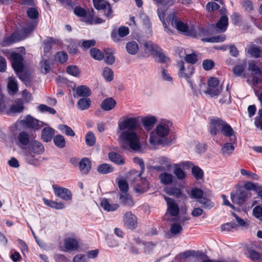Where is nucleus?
<instances>
[{"label":"nucleus","mask_w":262,"mask_h":262,"mask_svg":"<svg viewBox=\"0 0 262 262\" xmlns=\"http://www.w3.org/2000/svg\"><path fill=\"white\" fill-rule=\"evenodd\" d=\"M143 45L145 52L154 55L158 53L160 48L157 45L151 41H146L143 42Z\"/></svg>","instance_id":"nucleus-19"},{"label":"nucleus","mask_w":262,"mask_h":262,"mask_svg":"<svg viewBox=\"0 0 262 262\" xmlns=\"http://www.w3.org/2000/svg\"><path fill=\"white\" fill-rule=\"evenodd\" d=\"M79 168L82 173L86 174L89 172L91 168V161L88 158H83L79 164Z\"/></svg>","instance_id":"nucleus-25"},{"label":"nucleus","mask_w":262,"mask_h":262,"mask_svg":"<svg viewBox=\"0 0 262 262\" xmlns=\"http://www.w3.org/2000/svg\"><path fill=\"white\" fill-rule=\"evenodd\" d=\"M119 200L120 202L124 206L131 207L134 204V202L131 196L127 193H120Z\"/></svg>","instance_id":"nucleus-26"},{"label":"nucleus","mask_w":262,"mask_h":262,"mask_svg":"<svg viewBox=\"0 0 262 262\" xmlns=\"http://www.w3.org/2000/svg\"><path fill=\"white\" fill-rule=\"evenodd\" d=\"M59 129L64 132L67 136L73 137L75 136V133L72 129L66 125H61Z\"/></svg>","instance_id":"nucleus-56"},{"label":"nucleus","mask_w":262,"mask_h":262,"mask_svg":"<svg viewBox=\"0 0 262 262\" xmlns=\"http://www.w3.org/2000/svg\"><path fill=\"white\" fill-rule=\"evenodd\" d=\"M129 34V29L127 27L121 26L118 30V33L115 31L112 33L111 36L115 41L120 40V37H123Z\"/></svg>","instance_id":"nucleus-17"},{"label":"nucleus","mask_w":262,"mask_h":262,"mask_svg":"<svg viewBox=\"0 0 262 262\" xmlns=\"http://www.w3.org/2000/svg\"><path fill=\"white\" fill-rule=\"evenodd\" d=\"M247 52L252 56L255 58H257L260 56V49L255 45L249 47L247 50Z\"/></svg>","instance_id":"nucleus-46"},{"label":"nucleus","mask_w":262,"mask_h":262,"mask_svg":"<svg viewBox=\"0 0 262 262\" xmlns=\"http://www.w3.org/2000/svg\"><path fill=\"white\" fill-rule=\"evenodd\" d=\"M31 148L35 154H41L44 151V147L41 143L33 141L31 142Z\"/></svg>","instance_id":"nucleus-34"},{"label":"nucleus","mask_w":262,"mask_h":262,"mask_svg":"<svg viewBox=\"0 0 262 262\" xmlns=\"http://www.w3.org/2000/svg\"><path fill=\"white\" fill-rule=\"evenodd\" d=\"M114 171L113 167L108 164H102L98 166L97 171L100 173L106 174Z\"/></svg>","instance_id":"nucleus-33"},{"label":"nucleus","mask_w":262,"mask_h":262,"mask_svg":"<svg viewBox=\"0 0 262 262\" xmlns=\"http://www.w3.org/2000/svg\"><path fill=\"white\" fill-rule=\"evenodd\" d=\"M12 66L16 73H21L24 70L23 56L19 53L13 52L11 54Z\"/></svg>","instance_id":"nucleus-10"},{"label":"nucleus","mask_w":262,"mask_h":262,"mask_svg":"<svg viewBox=\"0 0 262 262\" xmlns=\"http://www.w3.org/2000/svg\"><path fill=\"white\" fill-rule=\"evenodd\" d=\"M138 183L134 185L135 191L139 194H142L149 189V184L146 179L140 178Z\"/></svg>","instance_id":"nucleus-15"},{"label":"nucleus","mask_w":262,"mask_h":262,"mask_svg":"<svg viewBox=\"0 0 262 262\" xmlns=\"http://www.w3.org/2000/svg\"><path fill=\"white\" fill-rule=\"evenodd\" d=\"M105 62L108 64H112L114 63L115 58L113 56L112 53H109L108 52H105Z\"/></svg>","instance_id":"nucleus-64"},{"label":"nucleus","mask_w":262,"mask_h":262,"mask_svg":"<svg viewBox=\"0 0 262 262\" xmlns=\"http://www.w3.org/2000/svg\"><path fill=\"white\" fill-rule=\"evenodd\" d=\"M165 192L170 195H172L177 198L182 196V192L181 189L175 187H167L164 189Z\"/></svg>","instance_id":"nucleus-29"},{"label":"nucleus","mask_w":262,"mask_h":262,"mask_svg":"<svg viewBox=\"0 0 262 262\" xmlns=\"http://www.w3.org/2000/svg\"><path fill=\"white\" fill-rule=\"evenodd\" d=\"M198 202L202 205V207L206 209H210L213 206V204L211 202L210 200L205 198L202 197Z\"/></svg>","instance_id":"nucleus-50"},{"label":"nucleus","mask_w":262,"mask_h":262,"mask_svg":"<svg viewBox=\"0 0 262 262\" xmlns=\"http://www.w3.org/2000/svg\"><path fill=\"white\" fill-rule=\"evenodd\" d=\"M179 70L178 75L180 78H184L189 82L190 76L194 73V67L190 64H185L183 61H181L177 64Z\"/></svg>","instance_id":"nucleus-6"},{"label":"nucleus","mask_w":262,"mask_h":262,"mask_svg":"<svg viewBox=\"0 0 262 262\" xmlns=\"http://www.w3.org/2000/svg\"><path fill=\"white\" fill-rule=\"evenodd\" d=\"M53 141L56 146L59 148H63L66 145L64 138L62 135H56L54 138Z\"/></svg>","instance_id":"nucleus-40"},{"label":"nucleus","mask_w":262,"mask_h":262,"mask_svg":"<svg viewBox=\"0 0 262 262\" xmlns=\"http://www.w3.org/2000/svg\"><path fill=\"white\" fill-rule=\"evenodd\" d=\"M38 109L41 112H47L51 114H55L56 113V111L45 104H40L38 106Z\"/></svg>","instance_id":"nucleus-58"},{"label":"nucleus","mask_w":262,"mask_h":262,"mask_svg":"<svg viewBox=\"0 0 262 262\" xmlns=\"http://www.w3.org/2000/svg\"><path fill=\"white\" fill-rule=\"evenodd\" d=\"M19 142L23 145H27L29 142V135L25 132L20 133L18 135Z\"/></svg>","instance_id":"nucleus-41"},{"label":"nucleus","mask_w":262,"mask_h":262,"mask_svg":"<svg viewBox=\"0 0 262 262\" xmlns=\"http://www.w3.org/2000/svg\"><path fill=\"white\" fill-rule=\"evenodd\" d=\"M206 8L208 11L211 12L219 9L220 6L215 2H210L207 4Z\"/></svg>","instance_id":"nucleus-62"},{"label":"nucleus","mask_w":262,"mask_h":262,"mask_svg":"<svg viewBox=\"0 0 262 262\" xmlns=\"http://www.w3.org/2000/svg\"><path fill=\"white\" fill-rule=\"evenodd\" d=\"M169 133V123H161L150 133L149 141L154 145H168L171 143V140L167 138Z\"/></svg>","instance_id":"nucleus-4"},{"label":"nucleus","mask_w":262,"mask_h":262,"mask_svg":"<svg viewBox=\"0 0 262 262\" xmlns=\"http://www.w3.org/2000/svg\"><path fill=\"white\" fill-rule=\"evenodd\" d=\"M67 72L70 75L73 76L78 77L80 72L76 66H69L67 68Z\"/></svg>","instance_id":"nucleus-52"},{"label":"nucleus","mask_w":262,"mask_h":262,"mask_svg":"<svg viewBox=\"0 0 262 262\" xmlns=\"http://www.w3.org/2000/svg\"><path fill=\"white\" fill-rule=\"evenodd\" d=\"M23 124L26 125L28 127L38 130L42 126V123L38 120L30 116H27L22 120Z\"/></svg>","instance_id":"nucleus-14"},{"label":"nucleus","mask_w":262,"mask_h":262,"mask_svg":"<svg viewBox=\"0 0 262 262\" xmlns=\"http://www.w3.org/2000/svg\"><path fill=\"white\" fill-rule=\"evenodd\" d=\"M141 122L145 129L148 131L153 127L156 119L153 116L146 117L141 119Z\"/></svg>","instance_id":"nucleus-22"},{"label":"nucleus","mask_w":262,"mask_h":262,"mask_svg":"<svg viewBox=\"0 0 262 262\" xmlns=\"http://www.w3.org/2000/svg\"><path fill=\"white\" fill-rule=\"evenodd\" d=\"M160 165L155 166V169L157 170L165 171L168 170L171 167V161L166 157H161L159 158Z\"/></svg>","instance_id":"nucleus-20"},{"label":"nucleus","mask_w":262,"mask_h":262,"mask_svg":"<svg viewBox=\"0 0 262 262\" xmlns=\"http://www.w3.org/2000/svg\"><path fill=\"white\" fill-rule=\"evenodd\" d=\"M173 176L167 172H163L159 176L161 182L165 185L171 184L173 181Z\"/></svg>","instance_id":"nucleus-31"},{"label":"nucleus","mask_w":262,"mask_h":262,"mask_svg":"<svg viewBox=\"0 0 262 262\" xmlns=\"http://www.w3.org/2000/svg\"><path fill=\"white\" fill-rule=\"evenodd\" d=\"M68 55L66 52H59L57 53L56 58L60 63H64L68 60Z\"/></svg>","instance_id":"nucleus-61"},{"label":"nucleus","mask_w":262,"mask_h":262,"mask_svg":"<svg viewBox=\"0 0 262 262\" xmlns=\"http://www.w3.org/2000/svg\"><path fill=\"white\" fill-rule=\"evenodd\" d=\"M95 8L98 10H102L106 7V2H103L102 0H93Z\"/></svg>","instance_id":"nucleus-57"},{"label":"nucleus","mask_w":262,"mask_h":262,"mask_svg":"<svg viewBox=\"0 0 262 262\" xmlns=\"http://www.w3.org/2000/svg\"><path fill=\"white\" fill-rule=\"evenodd\" d=\"M192 172L193 176L198 180L201 179L203 177V170L198 166L192 167Z\"/></svg>","instance_id":"nucleus-51"},{"label":"nucleus","mask_w":262,"mask_h":262,"mask_svg":"<svg viewBox=\"0 0 262 262\" xmlns=\"http://www.w3.org/2000/svg\"><path fill=\"white\" fill-rule=\"evenodd\" d=\"M226 39L225 34H221L210 38H204L202 39L203 42H219L224 41Z\"/></svg>","instance_id":"nucleus-35"},{"label":"nucleus","mask_w":262,"mask_h":262,"mask_svg":"<svg viewBox=\"0 0 262 262\" xmlns=\"http://www.w3.org/2000/svg\"><path fill=\"white\" fill-rule=\"evenodd\" d=\"M116 101L112 97L104 99L101 103V107L102 110L108 111L112 110L116 105Z\"/></svg>","instance_id":"nucleus-21"},{"label":"nucleus","mask_w":262,"mask_h":262,"mask_svg":"<svg viewBox=\"0 0 262 262\" xmlns=\"http://www.w3.org/2000/svg\"><path fill=\"white\" fill-rule=\"evenodd\" d=\"M140 124L139 119L135 117H127L118 123V129L122 131L119 137L129 148L135 151H138L141 148L139 136L133 130Z\"/></svg>","instance_id":"nucleus-1"},{"label":"nucleus","mask_w":262,"mask_h":262,"mask_svg":"<svg viewBox=\"0 0 262 262\" xmlns=\"http://www.w3.org/2000/svg\"><path fill=\"white\" fill-rule=\"evenodd\" d=\"M166 20L169 25H171L172 27L180 32H187L188 30L187 24L177 19L174 12H171L166 18Z\"/></svg>","instance_id":"nucleus-5"},{"label":"nucleus","mask_w":262,"mask_h":262,"mask_svg":"<svg viewBox=\"0 0 262 262\" xmlns=\"http://www.w3.org/2000/svg\"><path fill=\"white\" fill-rule=\"evenodd\" d=\"M52 187L54 193L57 196L64 201L71 200L72 194L68 189L56 185H53Z\"/></svg>","instance_id":"nucleus-11"},{"label":"nucleus","mask_w":262,"mask_h":262,"mask_svg":"<svg viewBox=\"0 0 262 262\" xmlns=\"http://www.w3.org/2000/svg\"><path fill=\"white\" fill-rule=\"evenodd\" d=\"M55 43V40L53 38H48L43 41V52L45 55H48L52 49V45Z\"/></svg>","instance_id":"nucleus-36"},{"label":"nucleus","mask_w":262,"mask_h":262,"mask_svg":"<svg viewBox=\"0 0 262 262\" xmlns=\"http://www.w3.org/2000/svg\"><path fill=\"white\" fill-rule=\"evenodd\" d=\"M235 143H233L231 142V143H225L222 148V152L224 155H230L234 149V144Z\"/></svg>","instance_id":"nucleus-39"},{"label":"nucleus","mask_w":262,"mask_h":262,"mask_svg":"<svg viewBox=\"0 0 262 262\" xmlns=\"http://www.w3.org/2000/svg\"><path fill=\"white\" fill-rule=\"evenodd\" d=\"M108 159L110 161L117 165H123L125 164V160L123 157L115 152L109 153Z\"/></svg>","instance_id":"nucleus-24"},{"label":"nucleus","mask_w":262,"mask_h":262,"mask_svg":"<svg viewBox=\"0 0 262 262\" xmlns=\"http://www.w3.org/2000/svg\"><path fill=\"white\" fill-rule=\"evenodd\" d=\"M90 54L94 59L98 60L102 59L104 57L101 51L95 48L90 50Z\"/></svg>","instance_id":"nucleus-38"},{"label":"nucleus","mask_w":262,"mask_h":262,"mask_svg":"<svg viewBox=\"0 0 262 262\" xmlns=\"http://www.w3.org/2000/svg\"><path fill=\"white\" fill-rule=\"evenodd\" d=\"M54 135V129L50 127H47L44 128L41 132V138L44 141L48 142L51 141Z\"/></svg>","instance_id":"nucleus-23"},{"label":"nucleus","mask_w":262,"mask_h":262,"mask_svg":"<svg viewBox=\"0 0 262 262\" xmlns=\"http://www.w3.org/2000/svg\"><path fill=\"white\" fill-rule=\"evenodd\" d=\"M182 230V227L180 224L177 223H174L171 224L170 228V232L172 234H180Z\"/></svg>","instance_id":"nucleus-43"},{"label":"nucleus","mask_w":262,"mask_h":262,"mask_svg":"<svg viewBox=\"0 0 262 262\" xmlns=\"http://www.w3.org/2000/svg\"><path fill=\"white\" fill-rule=\"evenodd\" d=\"M96 45V41L94 39L82 40L81 48L83 50H87Z\"/></svg>","instance_id":"nucleus-54"},{"label":"nucleus","mask_w":262,"mask_h":262,"mask_svg":"<svg viewBox=\"0 0 262 262\" xmlns=\"http://www.w3.org/2000/svg\"><path fill=\"white\" fill-rule=\"evenodd\" d=\"M210 133L212 135H216L221 130V133L229 137L233 143L236 142L235 132L231 126L221 118L215 117L212 118L209 123Z\"/></svg>","instance_id":"nucleus-3"},{"label":"nucleus","mask_w":262,"mask_h":262,"mask_svg":"<svg viewBox=\"0 0 262 262\" xmlns=\"http://www.w3.org/2000/svg\"><path fill=\"white\" fill-rule=\"evenodd\" d=\"M126 49L129 54L135 55L138 52L139 47L136 41H132L126 43Z\"/></svg>","instance_id":"nucleus-30"},{"label":"nucleus","mask_w":262,"mask_h":262,"mask_svg":"<svg viewBox=\"0 0 262 262\" xmlns=\"http://www.w3.org/2000/svg\"><path fill=\"white\" fill-rule=\"evenodd\" d=\"M123 222L124 225L128 229H135L137 227V219L130 211H128L125 213Z\"/></svg>","instance_id":"nucleus-13"},{"label":"nucleus","mask_w":262,"mask_h":262,"mask_svg":"<svg viewBox=\"0 0 262 262\" xmlns=\"http://www.w3.org/2000/svg\"><path fill=\"white\" fill-rule=\"evenodd\" d=\"M185 60L188 63L187 64H194L198 60L196 55L194 53H191L190 54L186 55L185 58Z\"/></svg>","instance_id":"nucleus-63"},{"label":"nucleus","mask_w":262,"mask_h":262,"mask_svg":"<svg viewBox=\"0 0 262 262\" xmlns=\"http://www.w3.org/2000/svg\"><path fill=\"white\" fill-rule=\"evenodd\" d=\"M76 94L79 97H88L91 95L90 89L86 85H80L77 87Z\"/></svg>","instance_id":"nucleus-28"},{"label":"nucleus","mask_w":262,"mask_h":262,"mask_svg":"<svg viewBox=\"0 0 262 262\" xmlns=\"http://www.w3.org/2000/svg\"><path fill=\"white\" fill-rule=\"evenodd\" d=\"M27 13L28 16L32 20L27 21L22 25L21 32L23 36L20 38H17V34H13L7 39V45L11 44L16 40H21L25 38L36 27L38 24L37 18L39 14L38 10L35 8H29L27 11Z\"/></svg>","instance_id":"nucleus-2"},{"label":"nucleus","mask_w":262,"mask_h":262,"mask_svg":"<svg viewBox=\"0 0 262 262\" xmlns=\"http://www.w3.org/2000/svg\"><path fill=\"white\" fill-rule=\"evenodd\" d=\"M64 247L67 250L74 251L79 247V244L76 238L67 237L64 240Z\"/></svg>","instance_id":"nucleus-16"},{"label":"nucleus","mask_w":262,"mask_h":262,"mask_svg":"<svg viewBox=\"0 0 262 262\" xmlns=\"http://www.w3.org/2000/svg\"><path fill=\"white\" fill-rule=\"evenodd\" d=\"M251 197V193L246 190H239L236 191L234 194L231 193L232 202L239 205L244 204L248 199Z\"/></svg>","instance_id":"nucleus-7"},{"label":"nucleus","mask_w":262,"mask_h":262,"mask_svg":"<svg viewBox=\"0 0 262 262\" xmlns=\"http://www.w3.org/2000/svg\"><path fill=\"white\" fill-rule=\"evenodd\" d=\"M103 75L104 78L108 81L113 80L114 78V73L111 69L105 67L103 72Z\"/></svg>","instance_id":"nucleus-45"},{"label":"nucleus","mask_w":262,"mask_h":262,"mask_svg":"<svg viewBox=\"0 0 262 262\" xmlns=\"http://www.w3.org/2000/svg\"><path fill=\"white\" fill-rule=\"evenodd\" d=\"M157 13L160 19L162 22L163 25L165 29H168L167 24L164 19L165 9L162 8H159L157 10Z\"/></svg>","instance_id":"nucleus-59"},{"label":"nucleus","mask_w":262,"mask_h":262,"mask_svg":"<svg viewBox=\"0 0 262 262\" xmlns=\"http://www.w3.org/2000/svg\"><path fill=\"white\" fill-rule=\"evenodd\" d=\"M203 195V191L198 188H193L191 191L190 196L192 198L198 199L199 200L202 197Z\"/></svg>","instance_id":"nucleus-53"},{"label":"nucleus","mask_w":262,"mask_h":262,"mask_svg":"<svg viewBox=\"0 0 262 262\" xmlns=\"http://www.w3.org/2000/svg\"><path fill=\"white\" fill-rule=\"evenodd\" d=\"M91 104V100L88 97L85 98H81L78 100L77 102L78 106L81 110H87L90 107Z\"/></svg>","instance_id":"nucleus-32"},{"label":"nucleus","mask_w":262,"mask_h":262,"mask_svg":"<svg viewBox=\"0 0 262 262\" xmlns=\"http://www.w3.org/2000/svg\"><path fill=\"white\" fill-rule=\"evenodd\" d=\"M241 173L243 176H246L248 178H251L253 180H258L259 177L257 174L255 173H253L251 171H247L245 169H241Z\"/></svg>","instance_id":"nucleus-60"},{"label":"nucleus","mask_w":262,"mask_h":262,"mask_svg":"<svg viewBox=\"0 0 262 262\" xmlns=\"http://www.w3.org/2000/svg\"><path fill=\"white\" fill-rule=\"evenodd\" d=\"M118 187L122 193H127L128 190V185L125 180H120L118 182Z\"/></svg>","instance_id":"nucleus-49"},{"label":"nucleus","mask_w":262,"mask_h":262,"mask_svg":"<svg viewBox=\"0 0 262 262\" xmlns=\"http://www.w3.org/2000/svg\"><path fill=\"white\" fill-rule=\"evenodd\" d=\"M228 25V18L227 16L223 15L220 17L215 26L212 27L211 30V33L215 34L224 32L227 30Z\"/></svg>","instance_id":"nucleus-9"},{"label":"nucleus","mask_w":262,"mask_h":262,"mask_svg":"<svg viewBox=\"0 0 262 262\" xmlns=\"http://www.w3.org/2000/svg\"><path fill=\"white\" fill-rule=\"evenodd\" d=\"M164 199L167 202V210L165 217L168 214L176 216L179 213V207L174 201L168 196H164Z\"/></svg>","instance_id":"nucleus-12"},{"label":"nucleus","mask_w":262,"mask_h":262,"mask_svg":"<svg viewBox=\"0 0 262 262\" xmlns=\"http://www.w3.org/2000/svg\"><path fill=\"white\" fill-rule=\"evenodd\" d=\"M8 88L13 94H15L18 91V87L16 81L14 78L10 77L8 83Z\"/></svg>","instance_id":"nucleus-42"},{"label":"nucleus","mask_w":262,"mask_h":262,"mask_svg":"<svg viewBox=\"0 0 262 262\" xmlns=\"http://www.w3.org/2000/svg\"><path fill=\"white\" fill-rule=\"evenodd\" d=\"M43 202L46 205L56 209H62L64 208V204L61 202L58 203L46 199H43Z\"/></svg>","instance_id":"nucleus-37"},{"label":"nucleus","mask_w":262,"mask_h":262,"mask_svg":"<svg viewBox=\"0 0 262 262\" xmlns=\"http://www.w3.org/2000/svg\"><path fill=\"white\" fill-rule=\"evenodd\" d=\"M219 81L216 78L211 77L208 80V88L206 93L211 97L217 96L221 92L222 88L218 86Z\"/></svg>","instance_id":"nucleus-8"},{"label":"nucleus","mask_w":262,"mask_h":262,"mask_svg":"<svg viewBox=\"0 0 262 262\" xmlns=\"http://www.w3.org/2000/svg\"><path fill=\"white\" fill-rule=\"evenodd\" d=\"M24 110V102L21 99H18L13 103L9 111L7 112L8 115H11L14 113H19L23 111Z\"/></svg>","instance_id":"nucleus-18"},{"label":"nucleus","mask_w":262,"mask_h":262,"mask_svg":"<svg viewBox=\"0 0 262 262\" xmlns=\"http://www.w3.org/2000/svg\"><path fill=\"white\" fill-rule=\"evenodd\" d=\"M248 70L252 72L253 74L260 75L261 71L254 61H250L248 64Z\"/></svg>","instance_id":"nucleus-44"},{"label":"nucleus","mask_w":262,"mask_h":262,"mask_svg":"<svg viewBox=\"0 0 262 262\" xmlns=\"http://www.w3.org/2000/svg\"><path fill=\"white\" fill-rule=\"evenodd\" d=\"M214 61L211 59H206L203 61L202 66L203 69L206 71L211 70L214 66Z\"/></svg>","instance_id":"nucleus-55"},{"label":"nucleus","mask_w":262,"mask_h":262,"mask_svg":"<svg viewBox=\"0 0 262 262\" xmlns=\"http://www.w3.org/2000/svg\"><path fill=\"white\" fill-rule=\"evenodd\" d=\"M260 185L257 183H254L251 182H247L244 185V188L247 190H252L257 191Z\"/></svg>","instance_id":"nucleus-47"},{"label":"nucleus","mask_w":262,"mask_h":262,"mask_svg":"<svg viewBox=\"0 0 262 262\" xmlns=\"http://www.w3.org/2000/svg\"><path fill=\"white\" fill-rule=\"evenodd\" d=\"M101 206L104 210L107 211H115L119 207L118 204H111L106 199H103L101 200Z\"/></svg>","instance_id":"nucleus-27"},{"label":"nucleus","mask_w":262,"mask_h":262,"mask_svg":"<svg viewBox=\"0 0 262 262\" xmlns=\"http://www.w3.org/2000/svg\"><path fill=\"white\" fill-rule=\"evenodd\" d=\"M85 142L89 146H93L96 142V138L92 132H88L85 137Z\"/></svg>","instance_id":"nucleus-48"}]
</instances>
